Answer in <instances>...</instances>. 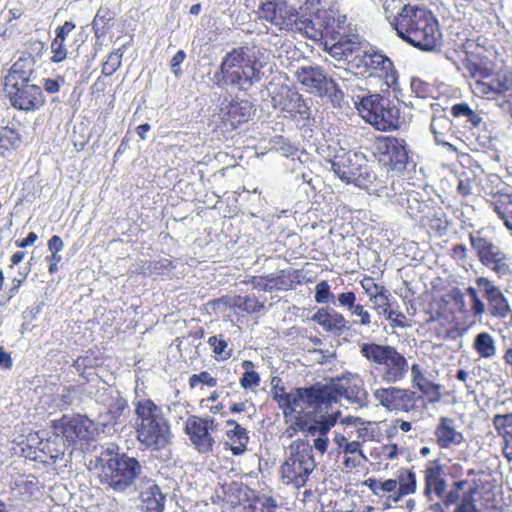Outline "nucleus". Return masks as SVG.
<instances>
[{
  "label": "nucleus",
  "instance_id": "nucleus-54",
  "mask_svg": "<svg viewBox=\"0 0 512 512\" xmlns=\"http://www.w3.org/2000/svg\"><path fill=\"white\" fill-rule=\"evenodd\" d=\"M352 316H357L360 318L359 324L362 326H369L371 323V317L367 310L364 309V306L361 304H354L353 308L349 310Z\"/></svg>",
  "mask_w": 512,
  "mask_h": 512
},
{
  "label": "nucleus",
  "instance_id": "nucleus-48",
  "mask_svg": "<svg viewBox=\"0 0 512 512\" xmlns=\"http://www.w3.org/2000/svg\"><path fill=\"white\" fill-rule=\"evenodd\" d=\"M260 375L256 371L244 372L240 378V385L245 390H253L260 385Z\"/></svg>",
  "mask_w": 512,
  "mask_h": 512
},
{
  "label": "nucleus",
  "instance_id": "nucleus-63",
  "mask_svg": "<svg viewBox=\"0 0 512 512\" xmlns=\"http://www.w3.org/2000/svg\"><path fill=\"white\" fill-rule=\"evenodd\" d=\"M343 451L345 454H359V456L363 460H367V457L363 453V451L360 449V443L358 441H352L347 442L346 445H344Z\"/></svg>",
  "mask_w": 512,
  "mask_h": 512
},
{
  "label": "nucleus",
  "instance_id": "nucleus-49",
  "mask_svg": "<svg viewBox=\"0 0 512 512\" xmlns=\"http://www.w3.org/2000/svg\"><path fill=\"white\" fill-rule=\"evenodd\" d=\"M339 412H333L327 416H322L321 420L317 421V429L319 436L327 437L329 430L335 425L337 421V415Z\"/></svg>",
  "mask_w": 512,
  "mask_h": 512
},
{
  "label": "nucleus",
  "instance_id": "nucleus-3",
  "mask_svg": "<svg viewBox=\"0 0 512 512\" xmlns=\"http://www.w3.org/2000/svg\"><path fill=\"white\" fill-rule=\"evenodd\" d=\"M116 450L114 445L107 447L96 457L101 467L100 482L115 492H131L146 477L144 467L136 458Z\"/></svg>",
  "mask_w": 512,
  "mask_h": 512
},
{
  "label": "nucleus",
  "instance_id": "nucleus-43",
  "mask_svg": "<svg viewBox=\"0 0 512 512\" xmlns=\"http://www.w3.org/2000/svg\"><path fill=\"white\" fill-rule=\"evenodd\" d=\"M466 481H456L453 484V487L447 492L443 494V504L446 507L450 505L457 504L459 500L462 498L460 495V491L464 488Z\"/></svg>",
  "mask_w": 512,
  "mask_h": 512
},
{
  "label": "nucleus",
  "instance_id": "nucleus-26",
  "mask_svg": "<svg viewBox=\"0 0 512 512\" xmlns=\"http://www.w3.org/2000/svg\"><path fill=\"white\" fill-rule=\"evenodd\" d=\"M255 109L249 100H232L226 107L224 120L228 122L233 129L247 122L254 114Z\"/></svg>",
  "mask_w": 512,
  "mask_h": 512
},
{
  "label": "nucleus",
  "instance_id": "nucleus-27",
  "mask_svg": "<svg viewBox=\"0 0 512 512\" xmlns=\"http://www.w3.org/2000/svg\"><path fill=\"white\" fill-rule=\"evenodd\" d=\"M288 459L295 461L298 466H302L309 472H313L316 468V461L314 459L313 449L309 442L297 439L293 441L288 447Z\"/></svg>",
  "mask_w": 512,
  "mask_h": 512
},
{
  "label": "nucleus",
  "instance_id": "nucleus-41",
  "mask_svg": "<svg viewBox=\"0 0 512 512\" xmlns=\"http://www.w3.org/2000/svg\"><path fill=\"white\" fill-rule=\"evenodd\" d=\"M314 299L320 304H335V296L330 292V286L327 281H320L316 285Z\"/></svg>",
  "mask_w": 512,
  "mask_h": 512
},
{
  "label": "nucleus",
  "instance_id": "nucleus-24",
  "mask_svg": "<svg viewBox=\"0 0 512 512\" xmlns=\"http://www.w3.org/2000/svg\"><path fill=\"white\" fill-rule=\"evenodd\" d=\"M469 240L480 262L485 266H489V263H492L491 260L497 258L502 252L499 247L484 236L481 231L470 233Z\"/></svg>",
  "mask_w": 512,
  "mask_h": 512
},
{
  "label": "nucleus",
  "instance_id": "nucleus-32",
  "mask_svg": "<svg viewBox=\"0 0 512 512\" xmlns=\"http://www.w3.org/2000/svg\"><path fill=\"white\" fill-rule=\"evenodd\" d=\"M446 489V481L440 475V469L430 467L425 470V488L424 494L431 501V494L435 493L437 497H443Z\"/></svg>",
  "mask_w": 512,
  "mask_h": 512
},
{
  "label": "nucleus",
  "instance_id": "nucleus-21",
  "mask_svg": "<svg viewBox=\"0 0 512 512\" xmlns=\"http://www.w3.org/2000/svg\"><path fill=\"white\" fill-rule=\"evenodd\" d=\"M133 491L139 492L146 512H163L165 496L158 485L149 477H145Z\"/></svg>",
  "mask_w": 512,
  "mask_h": 512
},
{
  "label": "nucleus",
  "instance_id": "nucleus-34",
  "mask_svg": "<svg viewBox=\"0 0 512 512\" xmlns=\"http://www.w3.org/2000/svg\"><path fill=\"white\" fill-rule=\"evenodd\" d=\"M451 114L457 119H463L471 128H478L482 123V116L474 111L467 103H457L451 107Z\"/></svg>",
  "mask_w": 512,
  "mask_h": 512
},
{
  "label": "nucleus",
  "instance_id": "nucleus-33",
  "mask_svg": "<svg viewBox=\"0 0 512 512\" xmlns=\"http://www.w3.org/2000/svg\"><path fill=\"white\" fill-rule=\"evenodd\" d=\"M102 396L104 398L99 401L107 407L108 414L117 420L127 408V401L118 391L112 389L106 390Z\"/></svg>",
  "mask_w": 512,
  "mask_h": 512
},
{
  "label": "nucleus",
  "instance_id": "nucleus-31",
  "mask_svg": "<svg viewBox=\"0 0 512 512\" xmlns=\"http://www.w3.org/2000/svg\"><path fill=\"white\" fill-rule=\"evenodd\" d=\"M493 425L497 432L504 437L503 453L508 461L512 462V413L495 415Z\"/></svg>",
  "mask_w": 512,
  "mask_h": 512
},
{
  "label": "nucleus",
  "instance_id": "nucleus-42",
  "mask_svg": "<svg viewBox=\"0 0 512 512\" xmlns=\"http://www.w3.org/2000/svg\"><path fill=\"white\" fill-rule=\"evenodd\" d=\"M492 263H489V266L495 273L502 278L508 277L511 275V269L509 264L507 263L506 255L501 252L497 258L491 260Z\"/></svg>",
  "mask_w": 512,
  "mask_h": 512
},
{
  "label": "nucleus",
  "instance_id": "nucleus-4",
  "mask_svg": "<svg viewBox=\"0 0 512 512\" xmlns=\"http://www.w3.org/2000/svg\"><path fill=\"white\" fill-rule=\"evenodd\" d=\"M294 19L290 31L300 32L312 40H323V50L328 54V46L351 34L345 26L346 16L332 9H319L313 16L299 15L296 11Z\"/></svg>",
  "mask_w": 512,
  "mask_h": 512
},
{
  "label": "nucleus",
  "instance_id": "nucleus-38",
  "mask_svg": "<svg viewBox=\"0 0 512 512\" xmlns=\"http://www.w3.org/2000/svg\"><path fill=\"white\" fill-rule=\"evenodd\" d=\"M397 489L401 490L402 495H409L416 490V476L410 470L402 469L399 472Z\"/></svg>",
  "mask_w": 512,
  "mask_h": 512
},
{
  "label": "nucleus",
  "instance_id": "nucleus-47",
  "mask_svg": "<svg viewBox=\"0 0 512 512\" xmlns=\"http://www.w3.org/2000/svg\"><path fill=\"white\" fill-rule=\"evenodd\" d=\"M227 426L232 427L227 431V436L230 439H233L234 441H248L249 437L247 435V431L245 428L241 427L236 421L234 420H227L226 421Z\"/></svg>",
  "mask_w": 512,
  "mask_h": 512
},
{
  "label": "nucleus",
  "instance_id": "nucleus-50",
  "mask_svg": "<svg viewBox=\"0 0 512 512\" xmlns=\"http://www.w3.org/2000/svg\"><path fill=\"white\" fill-rule=\"evenodd\" d=\"M376 291L375 293L370 294V301L375 304V308L377 311H380V308L384 307L388 303L389 292L384 287H378L373 284Z\"/></svg>",
  "mask_w": 512,
  "mask_h": 512
},
{
  "label": "nucleus",
  "instance_id": "nucleus-7",
  "mask_svg": "<svg viewBox=\"0 0 512 512\" xmlns=\"http://www.w3.org/2000/svg\"><path fill=\"white\" fill-rule=\"evenodd\" d=\"M331 169L342 181L370 191H379L376 174L369 168L366 155L359 151L340 148L329 160Z\"/></svg>",
  "mask_w": 512,
  "mask_h": 512
},
{
  "label": "nucleus",
  "instance_id": "nucleus-28",
  "mask_svg": "<svg viewBox=\"0 0 512 512\" xmlns=\"http://www.w3.org/2000/svg\"><path fill=\"white\" fill-rule=\"evenodd\" d=\"M414 385L428 397L429 402L437 403L441 400V386L429 381L422 373L419 365L411 367Z\"/></svg>",
  "mask_w": 512,
  "mask_h": 512
},
{
  "label": "nucleus",
  "instance_id": "nucleus-46",
  "mask_svg": "<svg viewBox=\"0 0 512 512\" xmlns=\"http://www.w3.org/2000/svg\"><path fill=\"white\" fill-rule=\"evenodd\" d=\"M199 383L205 384L209 387H215L217 385V379L212 377L207 371H203L199 374H193L189 378V386L195 388Z\"/></svg>",
  "mask_w": 512,
  "mask_h": 512
},
{
  "label": "nucleus",
  "instance_id": "nucleus-11",
  "mask_svg": "<svg viewBox=\"0 0 512 512\" xmlns=\"http://www.w3.org/2000/svg\"><path fill=\"white\" fill-rule=\"evenodd\" d=\"M375 149L382 165L398 173L406 169L409 157L405 140L391 136L379 137Z\"/></svg>",
  "mask_w": 512,
  "mask_h": 512
},
{
  "label": "nucleus",
  "instance_id": "nucleus-59",
  "mask_svg": "<svg viewBox=\"0 0 512 512\" xmlns=\"http://www.w3.org/2000/svg\"><path fill=\"white\" fill-rule=\"evenodd\" d=\"M457 191L462 196H469L472 194V181L468 177H460L457 185Z\"/></svg>",
  "mask_w": 512,
  "mask_h": 512
},
{
  "label": "nucleus",
  "instance_id": "nucleus-6",
  "mask_svg": "<svg viewBox=\"0 0 512 512\" xmlns=\"http://www.w3.org/2000/svg\"><path fill=\"white\" fill-rule=\"evenodd\" d=\"M137 439L148 449L157 450L167 445L170 438L169 425L162 409L150 399L136 403Z\"/></svg>",
  "mask_w": 512,
  "mask_h": 512
},
{
  "label": "nucleus",
  "instance_id": "nucleus-19",
  "mask_svg": "<svg viewBox=\"0 0 512 512\" xmlns=\"http://www.w3.org/2000/svg\"><path fill=\"white\" fill-rule=\"evenodd\" d=\"M430 129L438 145L449 147L453 151L456 150L452 142L458 138L453 123L444 109H433Z\"/></svg>",
  "mask_w": 512,
  "mask_h": 512
},
{
  "label": "nucleus",
  "instance_id": "nucleus-13",
  "mask_svg": "<svg viewBox=\"0 0 512 512\" xmlns=\"http://www.w3.org/2000/svg\"><path fill=\"white\" fill-rule=\"evenodd\" d=\"M258 16L280 30L290 31L295 21L296 9L285 0H267L259 6Z\"/></svg>",
  "mask_w": 512,
  "mask_h": 512
},
{
  "label": "nucleus",
  "instance_id": "nucleus-17",
  "mask_svg": "<svg viewBox=\"0 0 512 512\" xmlns=\"http://www.w3.org/2000/svg\"><path fill=\"white\" fill-rule=\"evenodd\" d=\"M28 442L30 448H33L34 444L36 445L28 456L30 459L42 463H46L49 460L53 463L57 462L63 458L66 450L65 442L56 434L46 440L39 439L38 435L30 436Z\"/></svg>",
  "mask_w": 512,
  "mask_h": 512
},
{
  "label": "nucleus",
  "instance_id": "nucleus-64",
  "mask_svg": "<svg viewBox=\"0 0 512 512\" xmlns=\"http://www.w3.org/2000/svg\"><path fill=\"white\" fill-rule=\"evenodd\" d=\"M266 283L264 284V290H272L273 288H279L280 284L283 283L280 276H275L274 274H270L264 277Z\"/></svg>",
  "mask_w": 512,
  "mask_h": 512
},
{
  "label": "nucleus",
  "instance_id": "nucleus-45",
  "mask_svg": "<svg viewBox=\"0 0 512 512\" xmlns=\"http://www.w3.org/2000/svg\"><path fill=\"white\" fill-rule=\"evenodd\" d=\"M474 491L471 490L468 493H464L460 502L457 504L454 512H478L475 500L473 498Z\"/></svg>",
  "mask_w": 512,
  "mask_h": 512
},
{
  "label": "nucleus",
  "instance_id": "nucleus-5",
  "mask_svg": "<svg viewBox=\"0 0 512 512\" xmlns=\"http://www.w3.org/2000/svg\"><path fill=\"white\" fill-rule=\"evenodd\" d=\"M262 67L261 63L247 54L245 48L238 47L225 54L219 71L214 74V77L221 76L223 84L236 86L240 90L247 91L261 80Z\"/></svg>",
  "mask_w": 512,
  "mask_h": 512
},
{
  "label": "nucleus",
  "instance_id": "nucleus-23",
  "mask_svg": "<svg viewBox=\"0 0 512 512\" xmlns=\"http://www.w3.org/2000/svg\"><path fill=\"white\" fill-rule=\"evenodd\" d=\"M311 319L326 332L336 335H341L345 330L349 329L348 321L345 317L332 307L319 308Z\"/></svg>",
  "mask_w": 512,
  "mask_h": 512
},
{
  "label": "nucleus",
  "instance_id": "nucleus-55",
  "mask_svg": "<svg viewBox=\"0 0 512 512\" xmlns=\"http://www.w3.org/2000/svg\"><path fill=\"white\" fill-rule=\"evenodd\" d=\"M186 58V54L183 50H178L177 53L172 57L170 61V69L171 72L176 76L180 77L182 74V70L180 68L181 64Z\"/></svg>",
  "mask_w": 512,
  "mask_h": 512
},
{
  "label": "nucleus",
  "instance_id": "nucleus-18",
  "mask_svg": "<svg viewBox=\"0 0 512 512\" xmlns=\"http://www.w3.org/2000/svg\"><path fill=\"white\" fill-rule=\"evenodd\" d=\"M297 80L308 88L314 89L317 93H328L330 90H335V96L339 94L342 98V92L338 88L335 80L328 78L320 67L301 66L295 71Z\"/></svg>",
  "mask_w": 512,
  "mask_h": 512
},
{
  "label": "nucleus",
  "instance_id": "nucleus-10",
  "mask_svg": "<svg viewBox=\"0 0 512 512\" xmlns=\"http://www.w3.org/2000/svg\"><path fill=\"white\" fill-rule=\"evenodd\" d=\"M295 412L310 413L321 412L323 409L336 402L340 395L339 390L333 385L316 383L307 388H296Z\"/></svg>",
  "mask_w": 512,
  "mask_h": 512
},
{
  "label": "nucleus",
  "instance_id": "nucleus-51",
  "mask_svg": "<svg viewBox=\"0 0 512 512\" xmlns=\"http://www.w3.org/2000/svg\"><path fill=\"white\" fill-rule=\"evenodd\" d=\"M335 68L337 69L335 75L345 84L347 88L351 87L354 82L360 80L357 73H354L345 67L335 65Z\"/></svg>",
  "mask_w": 512,
  "mask_h": 512
},
{
  "label": "nucleus",
  "instance_id": "nucleus-29",
  "mask_svg": "<svg viewBox=\"0 0 512 512\" xmlns=\"http://www.w3.org/2000/svg\"><path fill=\"white\" fill-rule=\"evenodd\" d=\"M311 472L298 466L295 461L286 459L281 466V477L285 484L302 487L306 484Z\"/></svg>",
  "mask_w": 512,
  "mask_h": 512
},
{
  "label": "nucleus",
  "instance_id": "nucleus-2",
  "mask_svg": "<svg viewBox=\"0 0 512 512\" xmlns=\"http://www.w3.org/2000/svg\"><path fill=\"white\" fill-rule=\"evenodd\" d=\"M329 55L339 62H347L355 68L364 67L377 74L387 86L397 83V71L392 60L380 50L363 41L358 34L351 33L337 43L327 47Z\"/></svg>",
  "mask_w": 512,
  "mask_h": 512
},
{
  "label": "nucleus",
  "instance_id": "nucleus-12",
  "mask_svg": "<svg viewBox=\"0 0 512 512\" xmlns=\"http://www.w3.org/2000/svg\"><path fill=\"white\" fill-rule=\"evenodd\" d=\"M93 422L85 416L64 415L60 419L51 422V428L58 437L64 439L69 444H74L77 440L87 439L91 434Z\"/></svg>",
  "mask_w": 512,
  "mask_h": 512
},
{
  "label": "nucleus",
  "instance_id": "nucleus-9",
  "mask_svg": "<svg viewBox=\"0 0 512 512\" xmlns=\"http://www.w3.org/2000/svg\"><path fill=\"white\" fill-rule=\"evenodd\" d=\"M355 102L362 118L376 129L386 131L397 129L402 122L400 109L388 98L379 94L358 96Z\"/></svg>",
  "mask_w": 512,
  "mask_h": 512
},
{
  "label": "nucleus",
  "instance_id": "nucleus-62",
  "mask_svg": "<svg viewBox=\"0 0 512 512\" xmlns=\"http://www.w3.org/2000/svg\"><path fill=\"white\" fill-rule=\"evenodd\" d=\"M239 301H240V303H237L236 305H238L239 307H242L244 310H246L248 312L249 311L256 312L262 307V305L258 304V302L255 301L254 299L239 298Z\"/></svg>",
  "mask_w": 512,
  "mask_h": 512
},
{
  "label": "nucleus",
  "instance_id": "nucleus-35",
  "mask_svg": "<svg viewBox=\"0 0 512 512\" xmlns=\"http://www.w3.org/2000/svg\"><path fill=\"white\" fill-rule=\"evenodd\" d=\"M492 205L494 212L504 221L505 226L512 231V194H500L499 199Z\"/></svg>",
  "mask_w": 512,
  "mask_h": 512
},
{
  "label": "nucleus",
  "instance_id": "nucleus-14",
  "mask_svg": "<svg viewBox=\"0 0 512 512\" xmlns=\"http://www.w3.org/2000/svg\"><path fill=\"white\" fill-rule=\"evenodd\" d=\"M215 427V420L213 418L192 416L186 421L185 431L199 453L208 454L213 451L215 440L209 431H213Z\"/></svg>",
  "mask_w": 512,
  "mask_h": 512
},
{
  "label": "nucleus",
  "instance_id": "nucleus-57",
  "mask_svg": "<svg viewBox=\"0 0 512 512\" xmlns=\"http://www.w3.org/2000/svg\"><path fill=\"white\" fill-rule=\"evenodd\" d=\"M474 91L475 93L484 95H489L491 93H495L494 88V80L491 81V83H486L480 79L475 80L474 84Z\"/></svg>",
  "mask_w": 512,
  "mask_h": 512
},
{
  "label": "nucleus",
  "instance_id": "nucleus-53",
  "mask_svg": "<svg viewBox=\"0 0 512 512\" xmlns=\"http://www.w3.org/2000/svg\"><path fill=\"white\" fill-rule=\"evenodd\" d=\"M51 52L53 56L51 57V61L54 63H59L63 61L67 56V50L64 45V41L53 39L51 43Z\"/></svg>",
  "mask_w": 512,
  "mask_h": 512
},
{
  "label": "nucleus",
  "instance_id": "nucleus-1",
  "mask_svg": "<svg viewBox=\"0 0 512 512\" xmlns=\"http://www.w3.org/2000/svg\"><path fill=\"white\" fill-rule=\"evenodd\" d=\"M383 7L386 19L401 39L424 51H432L437 47L441 32L436 18L430 11L408 4L404 5L397 15H393L389 11L390 5L387 1Z\"/></svg>",
  "mask_w": 512,
  "mask_h": 512
},
{
  "label": "nucleus",
  "instance_id": "nucleus-56",
  "mask_svg": "<svg viewBox=\"0 0 512 512\" xmlns=\"http://www.w3.org/2000/svg\"><path fill=\"white\" fill-rule=\"evenodd\" d=\"M337 300L340 307L350 310L356 303V295L352 291L342 292L338 295Z\"/></svg>",
  "mask_w": 512,
  "mask_h": 512
},
{
  "label": "nucleus",
  "instance_id": "nucleus-15",
  "mask_svg": "<svg viewBox=\"0 0 512 512\" xmlns=\"http://www.w3.org/2000/svg\"><path fill=\"white\" fill-rule=\"evenodd\" d=\"M4 90L11 105L18 110L34 111L45 103L40 86L34 83L4 87Z\"/></svg>",
  "mask_w": 512,
  "mask_h": 512
},
{
  "label": "nucleus",
  "instance_id": "nucleus-36",
  "mask_svg": "<svg viewBox=\"0 0 512 512\" xmlns=\"http://www.w3.org/2000/svg\"><path fill=\"white\" fill-rule=\"evenodd\" d=\"M115 17V13L107 7H100L92 21V28L97 38L106 34L108 24Z\"/></svg>",
  "mask_w": 512,
  "mask_h": 512
},
{
  "label": "nucleus",
  "instance_id": "nucleus-61",
  "mask_svg": "<svg viewBox=\"0 0 512 512\" xmlns=\"http://www.w3.org/2000/svg\"><path fill=\"white\" fill-rule=\"evenodd\" d=\"M75 28V24L71 21H66L62 26L56 29L55 39L65 41L66 36Z\"/></svg>",
  "mask_w": 512,
  "mask_h": 512
},
{
  "label": "nucleus",
  "instance_id": "nucleus-16",
  "mask_svg": "<svg viewBox=\"0 0 512 512\" xmlns=\"http://www.w3.org/2000/svg\"><path fill=\"white\" fill-rule=\"evenodd\" d=\"M378 405L389 411H410L415 404V393L395 386L381 387L373 391Z\"/></svg>",
  "mask_w": 512,
  "mask_h": 512
},
{
  "label": "nucleus",
  "instance_id": "nucleus-25",
  "mask_svg": "<svg viewBox=\"0 0 512 512\" xmlns=\"http://www.w3.org/2000/svg\"><path fill=\"white\" fill-rule=\"evenodd\" d=\"M437 443L441 448L458 446L464 441L462 432L456 430L455 421L449 417H441L435 429Z\"/></svg>",
  "mask_w": 512,
  "mask_h": 512
},
{
  "label": "nucleus",
  "instance_id": "nucleus-30",
  "mask_svg": "<svg viewBox=\"0 0 512 512\" xmlns=\"http://www.w3.org/2000/svg\"><path fill=\"white\" fill-rule=\"evenodd\" d=\"M281 379L273 377L271 380V394L273 399L278 403L279 407L283 410L284 415L292 414L295 412L296 388L291 392L286 393L284 387L279 386Z\"/></svg>",
  "mask_w": 512,
  "mask_h": 512
},
{
  "label": "nucleus",
  "instance_id": "nucleus-52",
  "mask_svg": "<svg viewBox=\"0 0 512 512\" xmlns=\"http://www.w3.org/2000/svg\"><path fill=\"white\" fill-rule=\"evenodd\" d=\"M379 314H383L384 317L392 323L393 327H404L405 316L402 313H396L389 309V304L380 308Z\"/></svg>",
  "mask_w": 512,
  "mask_h": 512
},
{
  "label": "nucleus",
  "instance_id": "nucleus-37",
  "mask_svg": "<svg viewBox=\"0 0 512 512\" xmlns=\"http://www.w3.org/2000/svg\"><path fill=\"white\" fill-rule=\"evenodd\" d=\"M474 348L480 356L485 358L492 357L496 352L493 338L488 333H480L476 336Z\"/></svg>",
  "mask_w": 512,
  "mask_h": 512
},
{
  "label": "nucleus",
  "instance_id": "nucleus-39",
  "mask_svg": "<svg viewBox=\"0 0 512 512\" xmlns=\"http://www.w3.org/2000/svg\"><path fill=\"white\" fill-rule=\"evenodd\" d=\"M294 98L299 99V95L287 87H283L279 94L272 96V105L274 108H280L283 111H291L290 102Z\"/></svg>",
  "mask_w": 512,
  "mask_h": 512
},
{
  "label": "nucleus",
  "instance_id": "nucleus-20",
  "mask_svg": "<svg viewBox=\"0 0 512 512\" xmlns=\"http://www.w3.org/2000/svg\"><path fill=\"white\" fill-rule=\"evenodd\" d=\"M36 60L31 54L21 56L9 69L4 79V87H11L24 83H32L35 76Z\"/></svg>",
  "mask_w": 512,
  "mask_h": 512
},
{
  "label": "nucleus",
  "instance_id": "nucleus-44",
  "mask_svg": "<svg viewBox=\"0 0 512 512\" xmlns=\"http://www.w3.org/2000/svg\"><path fill=\"white\" fill-rule=\"evenodd\" d=\"M122 53L120 50L109 54L107 61L102 66V73L105 76H111L121 66Z\"/></svg>",
  "mask_w": 512,
  "mask_h": 512
},
{
  "label": "nucleus",
  "instance_id": "nucleus-40",
  "mask_svg": "<svg viewBox=\"0 0 512 512\" xmlns=\"http://www.w3.org/2000/svg\"><path fill=\"white\" fill-rule=\"evenodd\" d=\"M208 344L219 359L227 360L232 356V349L228 348V343L222 336H211Z\"/></svg>",
  "mask_w": 512,
  "mask_h": 512
},
{
  "label": "nucleus",
  "instance_id": "nucleus-58",
  "mask_svg": "<svg viewBox=\"0 0 512 512\" xmlns=\"http://www.w3.org/2000/svg\"><path fill=\"white\" fill-rule=\"evenodd\" d=\"M466 67H467L468 71L470 72L471 77L474 78L475 80L487 77L489 75L487 69L481 68L478 64H476L474 62L469 61L466 64Z\"/></svg>",
  "mask_w": 512,
  "mask_h": 512
},
{
  "label": "nucleus",
  "instance_id": "nucleus-8",
  "mask_svg": "<svg viewBox=\"0 0 512 512\" xmlns=\"http://www.w3.org/2000/svg\"><path fill=\"white\" fill-rule=\"evenodd\" d=\"M360 352L368 361L381 366L379 376L386 384H395L404 380L408 374V361L403 354L390 345L363 343Z\"/></svg>",
  "mask_w": 512,
  "mask_h": 512
},
{
  "label": "nucleus",
  "instance_id": "nucleus-60",
  "mask_svg": "<svg viewBox=\"0 0 512 512\" xmlns=\"http://www.w3.org/2000/svg\"><path fill=\"white\" fill-rule=\"evenodd\" d=\"M348 398L352 399L359 407H366L369 402V395L365 389H357L354 398L350 395Z\"/></svg>",
  "mask_w": 512,
  "mask_h": 512
},
{
  "label": "nucleus",
  "instance_id": "nucleus-22",
  "mask_svg": "<svg viewBox=\"0 0 512 512\" xmlns=\"http://www.w3.org/2000/svg\"><path fill=\"white\" fill-rule=\"evenodd\" d=\"M476 284L483 291L485 298L490 305L491 314L499 317H506L510 313V307L506 298L498 287H496L489 279L479 277Z\"/></svg>",
  "mask_w": 512,
  "mask_h": 512
}]
</instances>
